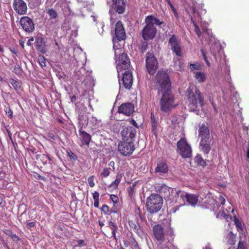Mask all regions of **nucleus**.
I'll use <instances>...</instances> for the list:
<instances>
[{
    "label": "nucleus",
    "mask_w": 249,
    "mask_h": 249,
    "mask_svg": "<svg viewBox=\"0 0 249 249\" xmlns=\"http://www.w3.org/2000/svg\"><path fill=\"white\" fill-rule=\"evenodd\" d=\"M156 87L158 94H161L160 100L161 111L167 113L177 106L175 98L172 93L171 84L169 75L165 72L159 71L156 76Z\"/></svg>",
    "instance_id": "obj_1"
},
{
    "label": "nucleus",
    "mask_w": 249,
    "mask_h": 249,
    "mask_svg": "<svg viewBox=\"0 0 249 249\" xmlns=\"http://www.w3.org/2000/svg\"><path fill=\"white\" fill-rule=\"evenodd\" d=\"M153 234L157 241L160 244L168 243L174 235L173 230L171 228L164 230L160 224L154 226L153 229Z\"/></svg>",
    "instance_id": "obj_2"
},
{
    "label": "nucleus",
    "mask_w": 249,
    "mask_h": 249,
    "mask_svg": "<svg viewBox=\"0 0 249 249\" xmlns=\"http://www.w3.org/2000/svg\"><path fill=\"white\" fill-rule=\"evenodd\" d=\"M163 198L158 194H153L146 199V207L150 213L158 212L163 205Z\"/></svg>",
    "instance_id": "obj_3"
},
{
    "label": "nucleus",
    "mask_w": 249,
    "mask_h": 249,
    "mask_svg": "<svg viewBox=\"0 0 249 249\" xmlns=\"http://www.w3.org/2000/svg\"><path fill=\"white\" fill-rule=\"evenodd\" d=\"M188 96V99L189 101V108L192 111H196L198 109V104L201 107L204 105V96L200 93L198 89H196L195 92H190Z\"/></svg>",
    "instance_id": "obj_4"
},
{
    "label": "nucleus",
    "mask_w": 249,
    "mask_h": 249,
    "mask_svg": "<svg viewBox=\"0 0 249 249\" xmlns=\"http://www.w3.org/2000/svg\"><path fill=\"white\" fill-rule=\"evenodd\" d=\"M162 190H167L170 194L173 197V199L175 203H178L179 206H184L185 205V196L186 193L180 190L170 188L163 184L160 186V192Z\"/></svg>",
    "instance_id": "obj_5"
},
{
    "label": "nucleus",
    "mask_w": 249,
    "mask_h": 249,
    "mask_svg": "<svg viewBox=\"0 0 249 249\" xmlns=\"http://www.w3.org/2000/svg\"><path fill=\"white\" fill-rule=\"evenodd\" d=\"M177 151L183 158H189L192 156V149L186 140L181 138L177 143Z\"/></svg>",
    "instance_id": "obj_6"
},
{
    "label": "nucleus",
    "mask_w": 249,
    "mask_h": 249,
    "mask_svg": "<svg viewBox=\"0 0 249 249\" xmlns=\"http://www.w3.org/2000/svg\"><path fill=\"white\" fill-rule=\"evenodd\" d=\"M146 68L150 75H154L158 68V62L153 53L148 52L146 54Z\"/></svg>",
    "instance_id": "obj_7"
},
{
    "label": "nucleus",
    "mask_w": 249,
    "mask_h": 249,
    "mask_svg": "<svg viewBox=\"0 0 249 249\" xmlns=\"http://www.w3.org/2000/svg\"><path fill=\"white\" fill-rule=\"evenodd\" d=\"M135 149V144L132 141L122 140L119 143L118 146L119 151L124 156H128L132 154Z\"/></svg>",
    "instance_id": "obj_8"
},
{
    "label": "nucleus",
    "mask_w": 249,
    "mask_h": 249,
    "mask_svg": "<svg viewBox=\"0 0 249 249\" xmlns=\"http://www.w3.org/2000/svg\"><path fill=\"white\" fill-rule=\"evenodd\" d=\"M117 66L116 69L118 72V77H119L120 73L123 70L128 69L130 65V60L127 55L122 53L119 55L118 59L116 60Z\"/></svg>",
    "instance_id": "obj_9"
},
{
    "label": "nucleus",
    "mask_w": 249,
    "mask_h": 249,
    "mask_svg": "<svg viewBox=\"0 0 249 249\" xmlns=\"http://www.w3.org/2000/svg\"><path fill=\"white\" fill-rule=\"evenodd\" d=\"M122 140L132 141L134 142V138L136 137L137 130L133 126H127L123 128L121 131Z\"/></svg>",
    "instance_id": "obj_10"
},
{
    "label": "nucleus",
    "mask_w": 249,
    "mask_h": 249,
    "mask_svg": "<svg viewBox=\"0 0 249 249\" xmlns=\"http://www.w3.org/2000/svg\"><path fill=\"white\" fill-rule=\"evenodd\" d=\"M146 25L142 31V36L145 40L153 39L156 34L157 29L154 26L148 22H145Z\"/></svg>",
    "instance_id": "obj_11"
},
{
    "label": "nucleus",
    "mask_w": 249,
    "mask_h": 249,
    "mask_svg": "<svg viewBox=\"0 0 249 249\" xmlns=\"http://www.w3.org/2000/svg\"><path fill=\"white\" fill-rule=\"evenodd\" d=\"M169 35L171 37L169 39L168 43L171 46V50L177 56H181L182 52L179 41L178 40L175 35H170V33H169Z\"/></svg>",
    "instance_id": "obj_12"
},
{
    "label": "nucleus",
    "mask_w": 249,
    "mask_h": 249,
    "mask_svg": "<svg viewBox=\"0 0 249 249\" xmlns=\"http://www.w3.org/2000/svg\"><path fill=\"white\" fill-rule=\"evenodd\" d=\"M80 108L77 110L78 113V119L79 121V124L81 127H85L89 123V117L88 116V113L85 112V110L87 109V107L83 105V104H80Z\"/></svg>",
    "instance_id": "obj_13"
},
{
    "label": "nucleus",
    "mask_w": 249,
    "mask_h": 249,
    "mask_svg": "<svg viewBox=\"0 0 249 249\" xmlns=\"http://www.w3.org/2000/svg\"><path fill=\"white\" fill-rule=\"evenodd\" d=\"M186 11L189 14V17H190V19L191 22L195 26V31L196 34L198 36V37H200L201 36V32L197 24L195 21L194 18L195 17V15L196 14L198 17H201V14L197 10H196L194 6H192L190 7V9H186Z\"/></svg>",
    "instance_id": "obj_14"
},
{
    "label": "nucleus",
    "mask_w": 249,
    "mask_h": 249,
    "mask_svg": "<svg viewBox=\"0 0 249 249\" xmlns=\"http://www.w3.org/2000/svg\"><path fill=\"white\" fill-rule=\"evenodd\" d=\"M20 23L23 29L27 32H32L35 29L32 19L28 17H22L20 20Z\"/></svg>",
    "instance_id": "obj_15"
},
{
    "label": "nucleus",
    "mask_w": 249,
    "mask_h": 249,
    "mask_svg": "<svg viewBox=\"0 0 249 249\" xmlns=\"http://www.w3.org/2000/svg\"><path fill=\"white\" fill-rule=\"evenodd\" d=\"M91 72L86 71L84 68H81L79 71L76 72L75 76L77 79L82 83L87 84L91 80Z\"/></svg>",
    "instance_id": "obj_16"
},
{
    "label": "nucleus",
    "mask_w": 249,
    "mask_h": 249,
    "mask_svg": "<svg viewBox=\"0 0 249 249\" xmlns=\"http://www.w3.org/2000/svg\"><path fill=\"white\" fill-rule=\"evenodd\" d=\"M13 6L18 14L24 15L27 12V5L23 0H14Z\"/></svg>",
    "instance_id": "obj_17"
},
{
    "label": "nucleus",
    "mask_w": 249,
    "mask_h": 249,
    "mask_svg": "<svg viewBox=\"0 0 249 249\" xmlns=\"http://www.w3.org/2000/svg\"><path fill=\"white\" fill-rule=\"evenodd\" d=\"M123 74V77L122 79V84L123 86L126 89H130L133 83V77L132 74L129 71H125L124 73H122ZM120 86H121L122 83L119 81Z\"/></svg>",
    "instance_id": "obj_18"
},
{
    "label": "nucleus",
    "mask_w": 249,
    "mask_h": 249,
    "mask_svg": "<svg viewBox=\"0 0 249 249\" xmlns=\"http://www.w3.org/2000/svg\"><path fill=\"white\" fill-rule=\"evenodd\" d=\"M168 171V166L166 161L162 159H159L157 160V166L155 169V173L160 175L166 174Z\"/></svg>",
    "instance_id": "obj_19"
},
{
    "label": "nucleus",
    "mask_w": 249,
    "mask_h": 249,
    "mask_svg": "<svg viewBox=\"0 0 249 249\" xmlns=\"http://www.w3.org/2000/svg\"><path fill=\"white\" fill-rule=\"evenodd\" d=\"M134 111V106L131 103H124L118 108V112L119 113H122L126 116H130Z\"/></svg>",
    "instance_id": "obj_20"
},
{
    "label": "nucleus",
    "mask_w": 249,
    "mask_h": 249,
    "mask_svg": "<svg viewBox=\"0 0 249 249\" xmlns=\"http://www.w3.org/2000/svg\"><path fill=\"white\" fill-rule=\"evenodd\" d=\"M115 35L116 39L119 41L124 40L125 38L124 29L120 21H118L116 24Z\"/></svg>",
    "instance_id": "obj_21"
},
{
    "label": "nucleus",
    "mask_w": 249,
    "mask_h": 249,
    "mask_svg": "<svg viewBox=\"0 0 249 249\" xmlns=\"http://www.w3.org/2000/svg\"><path fill=\"white\" fill-rule=\"evenodd\" d=\"M113 8L119 14H123L125 9L126 1L124 0H112Z\"/></svg>",
    "instance_id": "obj_22"
},
{
    "label": "nucleus",
    "mask_w": 249,
    "mask_h": 249,
    "mask_svg": "<svg viewBox=\"0 0 249 249\" xmlns=\"http://www.w3.org/2000/svg\"><path fill=\"white\" fill-rule=\"evenodd\" d=\"M213 143V141L210 139L200 141L199 145L201 150L205 154L207 155L209 153Z\"/></svg>",
    "instance_id": "obj_23"
},
{
    "label": "nucleus",
    "mask_w": 249,
    "mask_h": 249,
    "mask_svg": "<svg viewBox=\"0 0 249 249\" xmlns=\"http://www.w3.org/2000/svg\"><path fill=\"white\" fill-rule=\"evenodd\" d=\"M198 135L201 139L200 141L210 139V132L208 127L204 124H202L198 129Z\"/></svg>",
    "instance_id": "obj_24"
},
{
    "label": "nucleus",
    "mask_w": 249,
    "mask_h": 249,
    "mask_svg": "<svg viewBox=\"0 0 249 249\" xmlns=\"http://www.w3.org/2000/svg\"><path fill=\"white\" fill-rule=\"evenodd\" d=\"M35 47L37 50L42 54H44L47 52L45 43L42 37H38L36 38Z\"/></svg>",
    "instance_id": "obj_25"
},
{
    "label": "nucleus",
    "mask_w": 249,
    "mask_h": 249,
    "mask_svg": "<svg viewBox=\"0 0 249 249\" xmlns=\"http://www.w3.org/2000/svg\"><path fill=\"white\" fill-rule=\"evenodd\" d=\"M129 226L134 232H136L139 236L142 237L143 235L142 230L136 220H129L128 221Z\"/></svg>",
    "instance_id": "obj_26"
},
{
    "label": "nucleus",
    "mask_w": 249,
    "mask_h": 249,
    "mask_svg": "<svg viewBox=\"0 0 249 249\" xmlns=\"http://www.w3.org/2000/svg\"><path fill=\"white\" fill-rule=\"evenodd\" d=\"M79 132L81 137V141L83 145H86L89 146L91 140V136L86 131L82 130L81 129L79 130Z\"/></svg>",
    "instance_id": "obj_27"
},
{
    "label": "nucleus",
    "mask_w": 249,
    "mask_h": 249,
    "mask_svg": "<svg viewBox=\"0 0 249 249\" xmlns=\"http://www.w3.org/2000/svg\"><path fill=\"white\" fill-rule=\"evenodd\" d=\"M145 22L152 24L153 26H154V24L160 26L163 24V21H160L159 19L156 18L152 15L146 17L145 19Z\"/></svg>",
    "instance_id": "obj_28"
},
{
    "label": "nucleus",
    "mask_w": 249,
    "mask_h": 249,
    "mask_svg": "<svg viewBox=\"0 0 249 249\" xmlns=\"http://www.w3.org/2000/svg\"><path fill=\"white\" fill-rule=\"evenodd\" d=\"M185 200L190 205L193 206L195 205L198 201V197L196 195L193 194H187L185 196Z\"/></svg>",
    "instance_id": "obj_29"
},
{
    "label": "nucleus",
    "mask_w": 249,
    "mask_h": 249,
    "mask_svg": "<svg viewBox=\"0 0 249 249\" xmlns=\"http://www.w3.org/2000/svg\"><path fill=\"white\" fill-rule=\"evenodd\" d=\"M211 53L216 59V54L217 52L222 51L221 47L219 42H215L211 45L210 48Z\"/></svg>",
    "instance_id": "obj_30"
},
{
    "label": "nucleus",
    "mask_w": 249,
    "mask_h": 249,
    "mask_svg": "<svg viewBox=\"0 0 249 249\" xmlns=\"http://www.w3.org/2000/svg\"><path fill=\"white\" fill-rule=\"evenodd\" d=\"M195 77L199 83H203L206 79V74L204 72L196 71L194 72Z\"/></svg>",
    "instance_id": "obj_31"
},
{
    "label": "nucleus",
    "mask_w": 249,
    "mask_h": 249,
    "mask_svg": "<svg viewBox=\"0 0 249 249\" xmlns=\"http://www.w3.org/2000/svg\"><path fill=\"white\" fill-rule=\"evenodd\" d=\"M108 227L111 230L112 235L114 239L116 240L117 238L116 236V232L118 230V227L117 225L113 222L110 221L108 222Z\"/></svg>",
    "instance_id": "obj_32"
},
{
    "label": "nucleus",
    "mask_w": 249,
    "mask_h": 249,
    "mask_svg": "<svg viewBox=\"0 0 249 249\" xmlns=\"http://www.w3.org/2000/svg\"><path fill=\"white\" fill-rule=\"evenodd\" d=\"M194 160L195 163L197 164V165L201 166L202 167L206 166L207 164L206 163V161L202 158V156L200 154H197L195 157Z\"/></svg>",
    "instance_id": "obj_33"
},
{
    "label": "nucleus",
    "mask_w": 249,
    "mask_h": 249,
    "mask_svg": "<svg viewBox=\"0 0 249 249\" xmlns=\"http://www.w3.org/2000/svg\"><path fill=\"white\" fill-rule=\"evenodd\" d=\"M122 178L121 174H117L115 180L113 181L109 185V187L116 189L117 188L118 184L120 183Z\"/></svg>",
    "instance_id": "obj_34"
},
{
    "label": "nucleus",
    "mask_w": 249,
    "mask_h": 249,
    "mask_svg": "<svg viewBox=\"0 0 249 249\" xmlns=\"http://www.w3.org/2000/svg\"><path fill=\"white\" fill-rule=\"evenodd\" d=\"M233 221L237 228L238 231L239 232L243 231V227L241 221L236 217V216H233Z\"/></svg>",
    "instance_id": "obj_35"
},
{
    "label": "nucleus",
    "mask_w": 249,
    "mask_h": 249,
    "mask_svg": "<svg viewBox=\"0 0 249 249\" xmlns=\"http://www.w3.org/2000/svg\"><path fill=\"white\" fill-rule=\"evenodd\" d=\"M226 69H225V79L227 81H228L229 83L231 84V78L230 76V66L226 64Z\"/></svg>",
    "instance_id": "obj_36"
},
{
    "label": "nucleus",
    "mask_w": 249,
    "mask_h": 249,
    "mask_svg": "<svg viewBox=\"0 0 249 249\" xmlns=\"http://www.w3.org/2000/svg\"><path fill=\"white\" fill-rule=\"evenodd\" d=\"M9 82L12 85L15 90H18L19 89L20 86L18 82L14 80V79H11L9 81Z\"/></svg>",
    "instance_id": "obj_37"
},
{
    "label": "nucleus",
    "mask_w": 249,
    "mask_h": 249,
    "mask_svg": "<svg viewBox=\"0 0 249 249\" xmlns=\"http://www.w3.org/2000/svg\"><path fill=\"white\" fill-rule=\"evenodd\" d=\"M47 13L49 14L51 19H54L57 17V13L53 9L49 10Z\"/></svg>",
    "instance_id": "obj_38"
},
{
    "label": "nucleus",
    "mask_w": 249,
    "mask_h": 249,
    "mask_svg": "<svg viewBox=\"0 0 249 249\" xmlns=\"http://www.w3.org/2000/svg\"><path fill=\"white\" fill-rule=\"evenodd\" d=\"M38 63L42 67L46 66V59L42 55H39L38 57Z\"/></svg>",
    "instance_id": "obj_39"
},
{
    "label": "nucleus",
    "mask_w": 249,
    "mask_h": 249,
    "mask_svg": "<svg viewBox=\"0 0 249 249\" xmlns=\"http://www.w3.org/2000/svg\"><path fill=\"white\" fill-rule=\"evenodd\" d=\"M110 168H105L103 169L102 173L101 174V176L103 178H107L109 176L110 173Z\"/></svg>",
    "instance_id": "obj_40"
},
{
    "label": "nucleus",
    "mask_w": 249,
    "mask_h": 249,
    "mask_svg": "<svg viewBox=\"0 0 249 249\" xmlns=\"http://www.w3.org/2000/svg\"><path fill=\"white\" fill-rule=\"evenodd\" d=\"M89 122L92 125L95 126L99 124L100 121L96 117L91 116V117L89 118Z\"/></svg>",
    "instance_id": "obj_41"
},
{
    "label": "nucleus",
    "mask_w": 249,
    "mask_h": 249,
    "mask_svg": "<svg viewBox=\"0 0 249 249\" xmlns=\"http://www.w3.org/2000/svg\"><path fill=\"white\" fill-rule=\"evenodd\" d=\"M151 126H152V132L153 134L157 136V133H158V123H152L151 124Z\"/></svg>",
    "instance_id": "obj_42"
},
{
    "label": "nucleus",
    "mask_w": 249,
    "mask_h": 249,
    "mask_svg": "<svg viewBox=\"0 0 249 249\" xmlns=\"http://www.w3.org/2000/svg\"><path fill=\"white\" fill-rule=\"evenodd\" d=\"M67 155L71 160H76L77 159V156L71 150L67 151Z\"/></svg>",
    "instance_id": "obj_43"
},
{
    "label": "nucleus",
    "mask_w": 249,
    "mask_h": 249,
    "mask_svg": "<svg viewBox=\"0 0 249 249\" xmlns=\"http://www.w3.org/2000/svg\"><path fill=\"white\" fill-rule=\"evenodd\" d=\"M98 32L100 35H102L104 32L103 27H104V25L103 22H100L98 23Z\"/></svg>",
    "instance_id": "obj_44"
},
{
    "label": "nucleus",
    "mask_w": 249,
    "mask_h": 249,
    "mask_svg": "<svg viewBox=\"0 0 249 249\" xmlns=\"http://www.w3.org/2000/svg\"><path fill=\"white\" fill-rule=\"evenodd\" d=\"M94 178V176H90L88 179V183L90 187H93L95 185V184L93 182Z\"/></svg>",
    "instance_id": "obj_45"
},
{
    "label": "nucleus",
    "mask_w": 249,
    "mask_h": 249,
    "mask_svg": "<svg viewBox=\"0 0 249 249\" xmlns=\"http://www.w3.org/2000/svg\"><path fill=\"white\" fill-rule=\"evenodd\" d=\"M201 52L202 53V56L203 57V58H204L205 61L206 62V63L207 64V65L208 67H210V63L208 61V60L207 59V57L206 56V53H205L203 49H201Z\"/></svg>",
    "instance_id": "obj_46"
},
{
    "label": "nucleus",
    "mask_w": 249,
    "mask_h": 249,
    "mask_svg": "<svg viewBox=\"0 0 249 249\" xmlns=\"http://www.w3.org/2000/svg\"><path fill=\"white\" fill-rule=\"evenodd\" d=\"M190 68L191 70H198L200 69V66L197 64H190Z\"/></svg>",
    "instance_id": "obj_47"
},
{
    "label": "nucleus",
    "mask_w": 249,
    "mask_h": 249,
    "mask_svg": "<svg viewBox=\"0 0 249 249\" xmlns=\"http://www.w3.org/2000/svg\"><path fill=\"white\" fill-rule=\"evenodd\" d=\"M101 211L107 214L109 211V207L107 205H103L101 208Z\"/></svg>",
    "instance_id": "obj_48"
},
{
    "label": "nucleus",
    "mask_w": 249,
    "mask_h": 249,
    "mask_svg": "<svg viewBox=\"0 0 249 249\" xmlns=\"http://www.w3.org/2000/svg\"><path fill=\"white\" fill-rule=\"evenodd\" d=\"M110 199L113 201V203L116 204L118 202L119 199L118 197L116 195H110Z\"/></svg>",
    "instance_id": "obj_49"
},
{
    "label": "nucleus",
    "mask_w": 249,
    "mask_h": 249,
    "mask_svg": "<svg viewBox=\"0 0 249 249\" xmlns=\"http://www.w3.org/2000/svg\"><path fill=\"white\" fill-rule=\"evenodd\" d=\"M6 114L9 117L11 118L13 116V112L11 109L9 107L6 108L5 109Z\"/></svg>",
    "instance_id": "obj_50"
},
{
    "label": "nucleus",
    "mask_w": 249,
    "mask_h": 249,
    "mask_svg": "<svg viewBox=\"0 0 249 249\" xmlns=\"http://www.w3.org/2000/svg\"><path fill=\"white\" fill-rule=\"evenodd\" d=\"M93 198L94 200H99V194L95 191L92 194Z\"/></svg>",
    "instance_id": "obj_51"
},
{
    "label": "nucleus",
    "mask_w": 249,
    "mask_h": 249,
    "mask_svg": "<svg viewBox=\"0 0 249 249\" xmlns=\"http://www.w3.org/2000/svg\"><path fill=\"white\" fill-rule=\"evenodd\" d=\"M180 206H179V205L174 207L173 208H172L171 209L170 212L173 213H175L177 211H178L179 210Z\"/></svg>",
    "instance_id": "obj_52"
},
{
    "label": "nucleus",
    "mask_w": 249,
    "mask_h": 249,
    "mask_svg": "<svg viewBox=\"0 0 249 249\" xmlns=\"http://www.w3.org/2000/svg\"><path fill=\"white\" fill-rule=\"evenodd\" d=\"M167 3L169 4V5L171 8L172 10L173 11H175V8L174 7V5L172 4V2H171L170 0H166Z\"/></svg>",
    "instance_id": "obj_53"
},
{
    "label": "nucleus",
    "mask_w": 249,
    "mask_h": 249,
    "mask_svg": "<svg viewBox=\"0 0 249 249\" xmlns=\"http://www.w3.org/2000/svg\"><path fill=\"white\" fill-rule=\"evenodd\" d=\"M219 201L221 205H223L225 203V199L223 196H220L219 198Z\"/></svg>",
    "instance_id": "obj_54"
},
{
    "label": "nucleus",
    "mask_w": 249,
    "mask_h": 249,
    "mask_svg": "<svg viewBox=\"0 0 249 249\" xmlns=\"http://www.w3.org/2000/svg\"><path fill=\"white\" fill-rule=\"evenodd\" d=\"M237 249H245L244 245V243L241 241H239L238 243V246Z\"/></svg>",
    "instance_id": "obj_55"
},
{
    "label": "nucleus",
    "mask_w": 249,
    "mask_h": 249,
    "mask_svg": "<svg viewBox=\"0 0 249 249\" xmlns=\"http://www.w3.org/2000/svg\"><path fill=\"white\" fill-rule=\"evenodd\" d=\"M77 243L79 246H80L82 245H86L85 241L84 240H79L77 241Z\"/></svg>",
    "instance_id": "obj_56"
},
{
    "label": "nucleus",
    "mask_w": 249,
    "mask_h": 249,
    "mask_svg": "<svg viewBox=\"0 0 249 249\" xmlns=\"http://www.w3.org/2000/svg\"><path fill=\"white\" fill-rule=\"evenodd\" d=\"M157 123L156 119L154 115L151 114V124Z\"/></svg>",
    "instance_id": "obj_57"
},
{
    "label": "nucleus",
    "mask_w": 249,
    "mask_h": 249,
    "mask_svg": "<svg viewBox=\"0 0 249 249\" xmlns=\"http://www.w3.org/2000/svg\"><path fill=\"white\" fill-rule=\"evenodd\" d=\"M48 136L50 139L55 140V136L53 133H49Z\"/></svg>",
    "instance_id": "obj_58"
},
{
    "label": "nucleus",
    "mask_w": 249,
    "mask_h": 249,
    "mask_svg": "<svg viewBox=\"0 0 249 249\" xmlns=\"http://www.w3.org/2000/svg\"><path fill=\"white\" fill-rule=\"evenodd\" d=\"M14 70L15 71V72L17 73V71L19 72L21 71V68L19 65H17L15 67Z\"/></svg>",
    "instance_id": "obj_59"
},
{
    "label": "nucleus",
    "mask_w": 249,
    "mask_h": 249,
    "mask_svg": "<svg viewBox=\"0 0 249 249\" xmlns=\"http://www.w3.org/2000/svg\"><path fill=\"white\" fill-rule=\"evenodd\" d=\"M35 225H36V223L34 222H31L28 224V226L29 228H30L34 227L35 226Z\"/></svg>",
    "instance_id": "obj_60"
},
{
    "label": "nucleus",
    "mask_w": 249,
    "mask_h": 249,
    "mask_svg": "<svg viewBox=\"0 0 249 249\" xmlns=\"http://www.w3.org/2000/svg\"><path fill=\"white\" fill-rule=\"evenodd\" d=\"M133 192H134L133 187H130V189H129V196H132V195L133 194Z\"/></svg>",
    "instance_id": "obj_61"
},
{
    "label": "nucleus",
    "mask_w": 249,
    "mask_h": 249,
    "mask_svg": "<svg viewBox=\"0 0 249 249\" xmlns=\"http://www.w3.org/2000/svg\"><path fill=\"white\" fill-rule=\"evenodd\" d=\"M12 238L13 240L15 241H18L19 240V238L18 236H17L16 234L12 235Z\"/></svg>",
    "instance_id": "obj_62"
},
{
    "label": "nucleus",
    "mask_w": 249,
    "mask_h": 249,
    "mask_svg": "<svg viewBox=\"0 0 249 249\" xmlns=\"http://www.w3.org/2000/svg\"><path fill=\"white\" fill-rule=\"evenodd\" d=\"M93 205L95 208H98L99 207V200H94Z\"/></svg>",
    "instance_id": "obj_63"
},
{
    "label": "nucleus",
    "mask_w": 249,
    "mask_h": 249,
    "mask_svg": "<svg viewBox=\"0 0 249 249\" xmlns=\"http://www.w3.org/2000/svg\"><path fill=\"white\" fill-rule=\"evenodd\" d=\"M131 122H132V124L135 126L134 127H135L136 128H137L138 126H137V124L136 122L134 120H132L131 121Z\"/></svg>",
    "instance_id": "obj_64"
}]
</instances>
